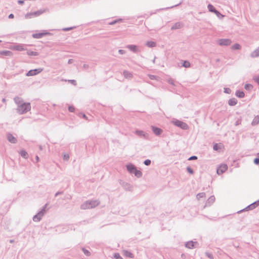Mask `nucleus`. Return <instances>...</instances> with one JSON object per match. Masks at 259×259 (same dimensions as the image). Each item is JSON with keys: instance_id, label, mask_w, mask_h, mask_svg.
<instances>
[{"instance_id": "f257e3e1", "label": "nucleus", "mask_w": 259, "mask_h": 259, "mask_svg": "<svg viewBox=\"0 0 259 259\" xmlns=\"http://www.w3.org/2000/svg\"><path fill=\"white\" fill-rule=\"evenodd\" d=\"M31 109V105L29 103H23L18 105L17 107V112L20 114H23Z\"/></svg>"}, {"instance_id": "f03ea898", "label": "nucleus", "mask_w": 259, "mask_h": 259, "mask_svg": "<svg viewBox=\"0 0 259 259\" xmlns=\"http://www.w3.org/2000/svg\"><path fill=\"white\" fill-rule=\"evenodd\" d=\"M99 203L97 200H88L84 202L80 206L82 209L92 208L98 205Z\"/></svg>"}, {"instance_id": "7ed1b4c3", "label": "nucleus", "mask_w": 259, "mask_h": 259, "mask_svg": "<svg viewBox=\"0 0 259 259\" xmlns=\"http://www.w3.org/2000/svg\"><path fill=\"white\" fill-rule=\"evenodd\" d=\"M47 204H46L41 208V209L38 212L37 214L34 215L33 217V221L35 222H39L42 217L44 215L45 212H46V208L47 206Z\"/></svg>"}, {"instance_id": "20e7f679", "label": "nucleus", "mask_w": 259, "mask_h": 259, "mask_svg": "<svg viewBox=\"0 0 259 259\" xmlns=\"http://www.w3.org/2000/svg\"><path fill=\"white\" fill-rule=\"evenodd\" d=\"M171 123L183 130H187L188 127V125L185 122L177 119H173L171 120Z\"/></svg>"}, {"instance_id": "39448f33", "label": "nucleus", "mask_w": 259, "mask_h": 259, "mask_svg": "<svg viewBox=\"0 0 259 259\" xmlns=\"http://www.w3.org/2000/svg\"><path fill=\"white\" fill-rule=\"evenodd\" d=\"M207 8L209 12L214 13L219 18L221 19L224 17V15L218 11L212 5L209 4Z\"/></svg>"}, {"instance_id": "423d86ee", "label": "nucleus", "mask_w": 259, "mask_h": 259, "mask_svg": "<svg viewBox=\"0 0 259 259\" xmlns=\"http://www.w3.org/2000/svg\"><path fill=\"white\" fill-rule=\"evenodd\" d=\"M217 43L221 46H228L232 43V40L229 38H221L217 40Z\"/></svg>"}, {"instance_id": "0eeeda50", "label": "nucleus", "mask_w": 259, "mask_h": 259, "mask_svg": "<svg viewBox=\"0 0 259 259\" xmlns=\"http://www.w3.org/2000/svg\"><path fill=\"white\" fill-rule=\"evenodd\" d=\"M120 184L126 191H132L133 186L130 183L120 180L119 182Z\"/></svg>"}, {"instance_id": "6e6552de", "label": "nucleus", "mask_w": 259, "mask_h": 259, "mask_svg": "<svg viewBox=\"0 0 259 259\" xmlns=\"http://www.w3.org/2000/svg\"><path fill=\"white\" fill-rule=\"evenodd\" d=\"M43 68H39L29 70L26 74L27 76H31L37 75L42 71Z\"/></svg>"}, {"instance_id": "1a4fd4ad", "label": "nucleus", "mask_w": 259, "mask_h": 259, "mask_svg": "<svg viewBox=\"0 0 259 259\" xmlns=\"http://www.w3.org/2000/svg\"><path fill=\"white\" fill-rule=\"evenodd\" d=\"M228 169V165L226 164H221L217 169V173L220 175L225 172Z\"/></svg>"}, {"instance_id": "9d476101", "label": "nucleus", "mask_w": 259, "mask_h": 259, "mask_svg": "<svg viewBox=\"0 0 259 259\" xmlns=\"http://www.w3.org/2000/svg\"><path fill=\"white\" fill-rule=\"evenodd\" d=\"M258 206H259V199L255 201V202L252 203L250 205H248L246 207H245L244 209L240 210L239 211L241 212L244 210H252V209L255 208Z\"/></svg>"}, {"instance_id": "9b49d317", "label": "nucleus", "mask_w": 259, "mask_h": 259, "mask_svg": "<svg viewBox=\"0 0 259 259\" xmlns=\"http://www.w3.org/2000/svg\"><path fill=\"white\" fill-rule=\"evenodd\" d=\"M50 34L51 33L47 32L46 30H44L42 32L34 33L32 36L34 38L38 39L42 38L44 36Z\"/></svg>"}, {"instance_id": "f8f14e48", "label": "nucleus", "mask_w": 259, "mask_h": 259, "mask_svg": "<svg viewBox=\"0 0 259 259\" xmlns=\"http://www.w3.org/2000/svg\"><path fill=\"white\" fill-rule=\"evenodd\" d=\"M26 45L24 44H16L12 47V49L15 51H22L26 50Z\"/></svg>"}, {"instance_id": "ddd939ff", "label": "nucleus", "mask_w": 259, "mask_h": 259, "mask_svg": "<svg viewBox=\"0 0 259 259\" xmlns=\"http://www.w3.org/2000/svg\"><path fill=\"white\" fill-rule=\"evenodd\" d=\"M135 133L137 136H138L140 138H143L145 139H147L148 138V134L143 131L136 130Z\"/></svg>"}, {"instance_id": "4468645a", "label": "nucleus", "mask_w": 259, "mask_h": 259, "mask_svg": "<svg viewBox=\"0 0 259 259\" xmlns=\"http://www.w3.org/2000/svg\"><path fill=\"white\" fill-rule=\"evenodd\" d=\"M178 66L179 67H185V68H189L191 66V64L189 61L187 60H182L181 63H179L178 64Z\"/></svg>"}, {"instance_id": "2eb2a0df", "label": "nucleus", "mask_w": 259, "mask_h": 259, "mask_svg": "<svg viewBox=\"0 0 259 259\" xmlns=\"http://www.w3.org/2000/svg\"><path fill=\"white\" fill-rule=\"evenodd\" d=\"M215 197L213 195L210 196L207 200L203 208H204L206 206H210L215 201Z\"/></svg>"}, {"instance_id": "dca6fc26", "label": "nucleus", "mask_w": 259, "mask_h": 259, "mask_svg": "<svg viewBox=\"0 0 259 259\" xmlns=\"http://www.w3.org/2000/svg\"><path fill=\"white\" fill-rule=\"evenodd\" d=\"M7 140L11 143L15 144L17 142V139L14 137L11 133H8L7 134Z\"/></svg>"}, {"instance_id": "f3484780", "label": "nucleus", "mask_w": 259, "mask_h": 259, "mask_svg": "<svg viewBox=\"0 0 259 259\" xmlns=\"http://www.w3.org/2000/svg\"><path fill=\"white\" fill-rule=\"evenodd\" d=\"M151 128H152L153 132L156 136L160 135L161 134V133L162 132V130L160 128H159L158 127L152 126Z\"/></svg>"}, {"instance_id": "a211bd4d", "label": "nucleus", "mask_w": 259, "mask_h": 259, "mask_svg": "<svg viewBox=\"0 0 259 259\" xmlns=\"http://www.w3.org/2000/svg\"><path fill=\"white\" fill-rule=\"evenodd\" d=\"M126 48L134 53H137L138 52V48L136 45H128L126 47Z\"/></svg>"}, {"instance_id": "6ab92c4d", "label": "nucleus", "mask_w": 259, "mask_h": 259, "mask_svg": "<svg viewBox=\"0 0 259 259\" xmlns=\"http://www.w3.org/2000/svg\"><path fill=\"white\" fill-rule=\"evenodd\" d=\"M136 167L132 163H129L126 165V169L130 174H133Z\"/></svg>"}, {"instance_id": "aec40b11", "label": "nucleus", "mask_w": 259, "mask_h": 259, "mask_svg": "<svg viewBox=\"0 0 259 259\" xmlns=\"http://www.w3.org/2000/svg\"><path fill=\"white\" fill-rule=\"evenodd\" d=\"M183 24L182 22H178L175 23L171 27V30H176L182 28Z\"/></svg>"}, {"instance_id": "412c9836", "label": "nucleus", "mask_w": 259, "mask_h": 259, "mask_svg": "<svg viewBox=\"0 0 259 259\" xmlns=\"http://www.w3.org/2000/svg\"><path fill=\"white\" fill-rule=\"evenodd\" d=\"M250 57L253 58L259 57V47L251 53Z\"/></svg>"}, {"instance_id": "4be33fe9", "label": "nucleus", "mask_w": 259, "mask_h": 259, "mask_svg": "<svg viewBox=\"0 0 259 259\" xmlns=\"http://www.w3.org/2000/svg\"><path fill=\"white\" fill-rule=\"evenodd\" d=\"M185 246L190 249L193 248L194 247V242L192 240L188 241L185 243Z\"/></svg>"}, {"instance_id": "5701e85b", "label": "nucleus", "mask_w": 259, "mask_h": 259, "mask_svg": "<svg viewBox=\"0 0 259 259\" xmlns=\"http://www.w3.org/2000/svg\"><path fill=\"white\" fill-rule=\"evenodd\" d=\"M235 95L239 98H243L245 96L244 93L240 90H237L235 92Z\"/></svg>"}, {"instance_id": "b1692460", "label": "nucleus", "mask_w": 259, "mask_h": 259, "mask_svg": "<svg viewBox=\"0 0 259 259\" xmlns=\"http://www.w3.org/2000/svg\"><path fill=\"white\" fill-rule=\"evenodd\" d=\"M237 103V100L235 98H231L228 101V104L231 106H235Z\"/></svg>"}, {"instance_id": "393cba45", "label": "nucleus", "mask_w": 259, "mask_h": 259, "mask_svg": "<svg viewBox=\"0 0 259 259\" xmlns=\"http://www.w3.org/2000/svg\"><path fill=\"white\" fill-rule=\"evenodd\" d=\"M123 75L126 78H131L133 77V74L127 70H124L123 72Z\"/></svg>"}, {"instance_id": "a878e982", "label": "nucleus", "mask_w": 259, "mask_h": 259, "mask_svg": "<svg viewBox=\"0 0 259 259\" xmlns=\"http://www.w3.org/2000/svg\"><path fill=\"white\" fill-rule=\"evenodd\" d=\"M14 100L15 103L18 105H20L21 104L23 103V100L22 98L19 97H16L14 98Z\"/></svg>"}, {"instance_id": "bb28decb", "label": "nucleus", "mask_w": 259, "mask_h": 259, "mask_svg": "<svg viewBox=\"0 0 259 259\" xmlns=\"http://www.w3.org/2000/svg\"><path fill=\"white\" fill-rule=\"evenodd\" d=\"M133 174H134L137 178H140L142 176V172L140 170H138L137 168L134 170Z\"/></svg>"}, {"instance_id": "cd10ccee", "label": "nucleus", "mask_w": 259, "mask_h": 259, "mask_svg": "<svg viewBox=\"0 0 259 259\" xmlns=\"http://www.w3.org/2000/svg\"><path fill=\"white\" fill-rule=\"evenodd\" d=\"M146 45L149 48H154L156 46V44L155 42L153 41H147Z\"/></svg>"}, {"instance_id": "c85d7f7f", "label": "nucleus", "mask_w": 259, "mask_h": 259, "mask_svg": "<svg viewBox=\"0 0 259 259\" xmlns=\"http://www.w3.org/2000/svg\"><path fill=\"white\" fill-rule=\"evenodd\" d=\"M196 196L198 200H200L201 198L204 200L205 198V193L204 192L199 193Z\"/></svg>"}, {"instance_id": "c756f323", "label": "nucleus", "mask_w": 259, "mask_h": 259, "mask_svg": "<svg viewBox=\"0 0 259 259\" xmlns=\"http://www.w3.org/2000/svg\"><path fill=\"white\" fill-rule=\"evenodd\" d=\"M20 154L21 156L25 159H27L28 157V154L27 152L24 150H21L20 152Z\"/></svg>"}, {"instance_id": "7c9ffc66", "label": "nucleus", "mask_w": 259, "mask_h": 259, "mask_svg": "<svg viewBox=\"0 0 259 259\" xmlns=\"http://www.w3.org/2000/svg\"><path fill=\"white\" fill-rule=\"evenodd\" d=\"M258 123H259V116L257 115V116H255L254 118H253V119L251 122V124L252 125H255L257 124Z\"/></svg>"}, {"instance_id": "2f4dec72", "label": "nucleus", "mask_w": 259, "mask_h": 259, "mask_svg": "<svg viewBox=\"0 0 259 259\" xmlns=\"http://www.w3.org/2000/svg\"><path fill=\"white\" fill-rule=\"evenodd\" d=\"M0 54L6 56H10L12 54V53L10 51H3L1 52Z\"/></svg>"}, {"instance_id": "473e14b6", "label": "nucleus", "mask_w": 259, "mask_h": 259, "mask_svg": "<svg viewBox=\"0 0 259 259\" xmlns=\"http://www.w3.org/2000/svg\"><path fill=\"white\" fill-rule=\"evenodd\" d=\"M25 17L26 19H30L33 17H35L34 12L27 13L25 15Z\"/></svg>"}, {"instance_id": "72a5a7b5", "label": "nucleus", "mask_w": 259, "mask_h": 259, "mask_svg": "<svg viewBox=\"0 0 259 259\" xmlns=\"http://www.w3.org/2000/svg\"><path fill=\"white\" fill-rule=\"evenodd\" d=\"M124 254L130 258H134V254L130 251L127 250L124 251Z\"/></svg>"}, {"instance_id": "f704fd0d", "label": "nucleus", "mask_w": 259, "mask_h": 259, "mask_svg": "<svg viewBox=\"0 0 259 259\" xmlns=\"http://www.w3.org/2000/svg\"><path fill=\"white\" fill-rule=\"evenodd\" d=\"M221 143H215L213 146V149L214 151H218L221 149Z\"/></svg>"}, {"instance_id": "c9c22d12", "label": "nucleus", "mask_w": 259, "mask_h": 259, "mask_svg": "<svg viewBox=\"0 0 259 259\" xmlns=\"http://www.w3.org/2000/svg\"><path fill=\"white\" fill-rule=\"evenodd\" d=\"M27 54L28 56H37L38 54L36 52H34V51L29 50V51H27Z\"/></svg>"}, {"instance_id": "e433bc0d", "label": "nucleus", "mask_w": 259, "mask_h": 259, "mask_svg": "<svg viewBox=\"0 0 259 259\" xmlns=\"http://www.w3.org/2000/svg\"><path fill=\"white\" fill-rule=\"evenodd\" d=\"M244 89L247 91H250L253 89V85L249 83H246L244 85Z\"/></svg>"}, {"instance_id": "4c0bfd02", "label": "nucleus", "mask_w": 259, "mask_h": 259, "mask_svg": "<svg viewBox=\"0 0 259 259\" xmlns=\"http://www.w3.org/2000/svg\"><path fill=\"white\" fill-rule=\"evenodd\" d=\"M241 48V46L239 44H235L231 47L232 50H239Z\"/></svg>"}, {"instance_id": "58836bf2", "label": "nucleus", "mask_w": 259, "mask_h": 259, "mask_svg": "<svg viewBox=\"0 0 259 259\" xmlns=\"http://www.w3.org/2000/svg\"><path fill=\"white\" fill-rule=\"evenodd\" d=\"M81 250H82L83 252L85 255L88 256L91 255V252L88 250L86 249L85 248L82 247L81 248Z\"/></svg>"}, {"instance_id": "ea45409f", "label": "nucleus", "mask_w": 259, "mask_h": 259, "mask_svg": "<svg viewBox=\"0 0 259 259\" xmlns=\"http://www.w3.org/2000/svg\"><path fill=\"white\" fill-rule=\"evenodd\" d=\"M44 12H45V10H40L35 11L34 14H35V17H37L38 16L40 15L41 14H42V13H44Z\"/></svg>"}, {"instance_id": "a19ab883", "label": "nucleus", "mask_w": 259, "mask_h": 259, "mask_svg": "<svg viewBox=\"0 0 259 259\" xmlns=\"http://www.w3.org/2000/svg\"><path fill=\"white\" fill-rule=\"evenodd\" d=\"M121 21H122L121 19H117V20H114V21H112L109 22V24L111 25H113L117 22H121Z\"/></svg>"}, {"instance_id": "79ce46f5", "label": "nucleus", "mask_w": 259, "mask_h": 259, "mask_svg": "<svg viewBox=\"0 0 259 259\" xmlns=\"http://www.w3.org/2000/svg\"><path fill=\"white\" fill-rule=\"evenodd\" d=\"M113 256L115 259H123L119 253H115Z\"/></svg>"}, {"instance_id": "37998d69", "label": "nucleus", "mask_w": 259, "mask_h": 259, "mask_svg": "<svg viewBox=\"0 0 259 259\" xmlns=\"http://www.w3.org/2000/svg\"><path fill=\"white\" fill-rule=\"evenodd\" d=\"M76 27V26H73V27H66V28H63L62 30L64 31H68L72 30V29L75 28Z\"/></svg>"}, {"instance_id": "c03bdc74", "label": "nucleus", "mask_w": 259, "mask_h": 259, "mask_svg": "<svg viewBox=\"0 0 259 259\" xmlns=\"http://www.w3.org/2000/svg\"><path fill=\"white\" fill-rule=\"evenodd\" d=\"M205 255H206V256L207 257H208L210 259H213V256L212 254L210 253V252H205Z\"/></svg>"}, {"instance_id": "a18cd8bd", "label": "nucleus", "mask_w": 259, "mask_h": 259, "mask_svg": "<svg viewBox=\"0 0 259 259\" xmlns=\"http://www.w3.org/2000/svg\"><path fill=\"white\" fill-rule=\"evenodd\" d=\"M151 163V161L150 159H146L144 160V164L146 166H149L150 165Z\"/></svg>"}, {"instance_id": "49530a36", "label": "nucleus", "mask_w": 259, "mask_h": 259, "mask_svg": "<svg viewBox=\"0 0 259 259\" xmlns=\"http://www.w3.org/2000/svg\"><path fill=\"white\" fill-rule=\"evenodd\" d=\"M224 93L226 94H230L231 93V90L229 88H224Z\"/></svg>"}, {"instance_id": "de8ad7c7", "label": "nucleus", "mask_w": 259, "mask_h": 259, "mask_svg": "<svg viewBox=\"0 0 259 259\" xmlns=\"http://www.w3.org/2000/svg\"><path fill=\"white\" fill-rule=\"evenodd\" d=\"M148 76L150 79H157V76L154 75L148 74Z\"/></svg>"}, {"instance_id": "09e8293b", "label": "nucleus", "mask_w": 259, "mask_h": 259, "mask_svg": "<svg viewBox=\"0 0 259 259\" xmlns=\"http://www.w3.org/2000/svg\"><path fill=\"white\" fill-rule=\"evenodd\" d=\"M253 162L256 165L259 164V157L258 156L254 159Z\"/></svg>"}, {"instance_id": "8fccbe9b", "label": "nucleus", "mask_w": 259, "mask_h": 259, "mask_svg": "<svg viewBox=\"0 0 259 259\" xmlns=\"http://www.w3.org/2000/svg\"><path fill=\"white\" fill-rule=\"evenodd\" d=\"M253 80L259 85V75L254 76Z\"/></svg>"}, {"instance_id": "3c124183", "label": "nucleus", "mask_w": 259, "mask_h": 259, "mask_svg": "<svg viewBox=\"0 0 259 259\" xmlns=\"http://www.w3.org/2000/svg\"><path fill=\"white\" fill-rule=\"evenodd\" d=\"M68 110L71 112H74L75 111V108L73 106H69L68 107Z\"/></svg>"}, {"instance_id": "603ef678", "label": "nucleus", "mask_w": 259, "mask_h": 259, "mask_svg": "<svg viewBox=\"0 0 259 259\" xmlns=\"http://www.w3.org/2000/svg\"><path fill=\"white\" fill-rule=\"evenodd\" d=\"M187 171H188L189 173H190V174H193V172H194V171H193V169H192V168H191L190 167H189V166H188V167H187Z\"/></svg>"}, {"instance_id": "864d4df0", "label": "nucleus", "mask_w": 259, "mask_h": 259, "mask_svg": "<svg viewBox=\"0 0 259 259\" xmlns=\"http://www.w3.org/2000/svg\"><path fill=\"white\" fill-rule=\"evenodd\" d=\"M69 158V156L68 154H64L63 155V159L65 160H68Z\"/></svg>"}, {"instance_id": "5fc2aeb1", "label": "nucleus", "mask_w": 259, "mask_h": 259, "mask_svg": "<svg viewBox=\"0 0 259 259\" xmlns=\"http://www.w3.org/2000/svg\"><path fill=\"white\" fill-rule=\"evenodd\" d=\"M68 82H71L72 84H73L74 85H75L76 84V81L75 80H74V79L68 80Z\"/></svg>"}, {"instance_id": "6e6d98bb", "label": "nucleus", "mask_w": 259, "mask_h": 259, "mask_svg": "<svg viewBox=\"0 0 259 259\" xmlns=\"http://www.w3.org/2000/svg\"><path fill=\"white\" fill-rule=\"evenodd\" d=\"M118 53L120 54H124L125 53V51L123 50H118Z\"/></svg>"}, {"instance_id": "4d7b16f0", "label": "nucleus", "mask_w": 259, "mask_h": 259, "mask_svg": "<svg viewBox=\"0 0 259 259\" xmlns=\"http://www.w3.org/2000/svg\"><path fill=\"white\" fill-rule=\"evenodd\" d=\"M62 193H63V191H58V192H57V193H55V196L57 197L59 195L62 194Z\"/></svg>"}, {"instance_id": "13d9d810", "label": "nucleus", "mask_w": 259, "mask_h": 259, "mask_svg": "<svg viewBox=\"0 0 259 259\" xmlns=\"http://www.w3.org/2000/svg\"><path fill=\"white\" fill-rule=\"evenodd\" d=\"M168 83H169V84H172V85H175V84H174V80H172V79H169V80H168Z\"/></svg>"}, {"instance_id": "bf43d9fd", "label": "nucleus", "mask_w": 259, "mask_h": 259, "mask_svg": "<svg viewBox=\"0 0 259 259\" xmlns=\"http://www.w3.org/2000/svg\"><path fill=\"white\" fill-rule=\"evenodd\" d=\"M14 14H10L8 16V18H9V19H13V18H14Z\"/></svg>"}, {"instance_id": "052dcab7", "label": "nucleus", "mask_w": 259, "mask_h": 259, "mask_svg": "<svg viewBox=\"0 0 259 259\" xmlns=\"http://www.w3.org/2000/svg\"><path fill=\"white\" fill-rule=\"evenodd\" d=\"M89 66L88 64H84L83 65V68L84 69H88V68H89Z\"/></svg>"}, {"instance_id": "680f3d73", "label": "nucleus", "mask_w": 259, "mask_h": 259, "mask_svg": "<svg viewBox=\"0 0 259 259\" xmlns=\"http://www.w3.org/2000/svg\"><path fill=\"white\" fill-rule=\"evenodd\" d=\"M18 3L20 5H22L24 4V1L23 0H19Z\"/></svg>"}, {"instance_id": "e2e57ef3", "label": "nucleus", "mask_w": 259, "mask_h": 259, "mask_svg": "<svg viewBox=\"0 0 259 259\" xmlns=\"http://www.w3.org/2000/svg\"><path fill=\"white\" fill-rule=\"evenodd\" d=\"M189 160H194V155L191 156L188 159Z\"/></svg>"}, {"instance_id": "0e129e2a", "label": "nucleus", "mask_w": 259, "mask_h": 259, "mask_svg": "<svg viewBox=\"0 0 259 259\" xmlns=\"http://www.w3.org/2000/svg\"><path fill=\"white\" fill-rule=\"evenodd\" d=\"M73 62V59H69L68 61V64H71Z\"/></svg>"}, {"instance_id": "69168bd1", "label": "nucleus", "mask_w": 259, "mask_h": 259, "mask_svg": "<svg viewBox=\"0 0 259 259\" xmlns=\"http://www.w3.org/2000/svg\"><path fill=\"white\" fill-rule=\"evenodd\" d=\"M35 159H36V160L37 162V161H38V160H39V157H38V156H35Z\"/></svg>"}, {"instance_id": "338daca9", "label": "nucleus", "mask_w": 259, "mask_h": 259, "mask_svg": "<svg viewBox=\"0 0 259 259\" xmlns=\"http://www.w3.org/2000/svg\"><path fill=\"white\" fill-rule=\"evenodd\" d=\"M240 123L239 120H237L236 123H235V125H238Z\"/></svg>"}, {"instance_id": "774afa93", "label": "nucleus", "mask_w": 259, "mask_h": 259, "mask_svg": "<svg viewBox=\"0 0 259 259\" xmlns=\"http://www.w3.org/2000/svg\"><path fill=\"white\" fill-rule=\"evenodd\" d=\"M9 242L11 243H13L14 242V240H10L9 241Z\"/></svg>"}]
</instances>
